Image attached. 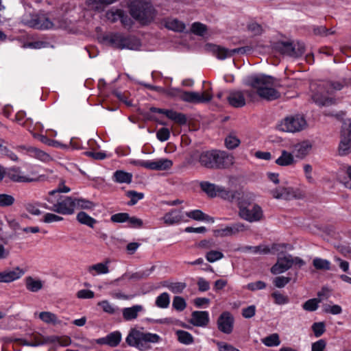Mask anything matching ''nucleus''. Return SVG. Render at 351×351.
I'll list each match as a JSON object with an SVG mask.
<instances>
[{"instance_id":"obj_44","label":"nucleus","mask_w":351,"mask_h":351,"mask_svg":"<svg viewBox=\"0 0 351 351\" xmlns=\"http://www.w3.org/2000/svg\"><path fill=\"white\" fill-rule=\"evenodd\" d=\"M126 195L130 198V200L128 202V206L135 205L139 200L144 197L143 193H138L136 191H128L126 193Z\"/></svg>"},{"instance_id":"obj_20","label":"nucleus","mask_w":351,"mask_h":351,"mask_svg":"<svg viewBox=\"0 0 351 351\" xmlns=\"http://www.w3.org/2000/svg\"><path fill=\"white\" fill-rule=\"evenodd\" d=\"M247 229V226L244 223L238 222L227 226L226 228L217 230L221 237H231L240 232H243Z\"/></svg>"},{"instance_id":"obj_28","label":"nucleus","mask_w":351,"mask_h":351,"mask_svg":"<svg viewBox=\"0 0 351 351\" xmlns=\"http://www.w3.org/2000/svg\"><path fill=\"white\" fill-rule=\"evenodd\" d=\"M186 215L188 217H189L193 220H195V221H208V222H210V223H213L215 221L213 217L205 214L201 210H199V209L193 210L189 212H186Z\"/></svg>"},{"instance_id":"obj_41","label":"nucleus","mask_w":351,"mask_h":351,"mask_svg":"<svg viewBox=\"0 0 351 351\" xmlns=\"http://www.w3.org/2000/svg\"><path fill=\"white\" fill-rule=\"evenodd\" d=\"M313 265L316 269L319 270H330V263L326 259L321 258H315L313 261Z\"/></svg>"},{"instance_id":"obj_35","label":"nucleus","mask_w":351,"mask_h":351,"mask_svg":"<svg viewBox=\"0 0 351 351\" xmlns=\"http://www.w3.org/2000/svg\"><path fill=\"white\" fill-rule=\"evenodd\" d=\"M178 340L181 343L189 345L193 343L194 339L191 333L182 330H178L176 332Z\"/></svg>"},{"instance_id":"obj_27","label":"nucleus","mask_w":351,"mask_h":351,"mask_svg":"<svg viewBox=\"0 0 351 351\" xmlns=\"http://www.w3.org/2000/svg\"><path fill=\"white\" fill-rule=\"evenodd\" d=\"M121 41V49L136 50L141 47V42L134 36H124L122 35Z\"/></svg>"},{"instance_id":"obj_45","label":"nucleus","mask_w":351,"mask_h":351,"mask_svg":"<svg viewBox=\"0 0 351 351\" xmlns=\"http://www.w3.org/2000/svg\"><path fill=\"white\" fill-rule=\"evenodd\" d=\"M55 339H58V337H45L43 335H41L40 334L36 333V334H33L30 337V341L32 342V343L43 342L42 345H44L49 342L55 341Z\"/></svg>"},{"instance_id":"obj_8","label":"nucleus","mask_w":351,"mask_h":351,"mask_svg":"<svg viewBox=\"0 0 351 351\" xmlns=\"http://www.w3.org/2000/svg\"><path fill=\"white\" fill-rule=\"evenodd\" d=\"M43 207L60 215H70L73 214L75 210V197L58 195L57 202L53 206L44 203Z\"/></svg>"},{"instance_id":"obj_34","label":"nucleus","mask_w":351,"mask_h":351,"mask_svg":"<svg viewBox=\"0 0 351 351\" xmlns=\"http://www.w3.org/2000/svg\"><path fill=\"white\" fill-rule=\"evenodd\" d=\"M76 219L79 223L86 225L90 228H93L94 225L97 223L95 219L91 217L84 211L80 212L77 215Z\"/></svg>"},{"instance_id":"obj_17","label":"nucleus","mask_w":351,"mask_h":351,"mask_svg":"<svg viewBox=\"0 0 351 351\" xmlns=\"http://www.w3.org/2000/svg\"><path fill=\"white\" fill-rule=\"evenodd\" d=\"M273 197L276 199H291L292 198L300 199L302 195L291 187H279L271 191Z\"/></svg>"},{"instance_id":"obj_29","label":"nucleus","mask_w":351,"mask_h":351,"mask_svg":"<svg viewBox=\"0 0 351 351\" xmlns=\"http://www.w3.org/2000/svg\"><path fill=\"white\" fill-rule=\"evenodd\" d=\"M143 309L141 305H134L132 307L124 308L122 310L123 317L126 321H130L136 319L138 317L139 312Z\"/></svg>"},{"instance_id":"obj_58","label":"nucleus","mask_w":351,"mask_h":351,"mask_svg":"<svg viewBox=\"0 0 351 351\" xmlns=\"http://www.w3.org/2000/svg\"><path fill=\"white\" fill-rule=\"evenodd\" d=\"M312 330L316 337H321L326 331V325L324 322H315L311 326Z\"/></svg>"},{"instance_id":"obj_15","label":"nucleus","mask_w":351,"mask_h":351,"mask_svg":"<svg viewBox=\"0 0 351 351\" xmlns=\"http://www.w3.org/2000/svg\"><path fill=\"white\" fill-rule=\"evenodd\" d=\"M213 50L219 59L223 60L227 57L234 56L235 53L244 54L247 51H250L251 50V48L247 46L229 50L228 49L221 47L218 45H214Z\"/></svg>"},{"instance_id":"obj_12","label":"nucleus","mask_w":351,"mask_h":351,"mask_svg":"<svg viewBox=\"0 0 351 351\" xmlns=\"http://www.w3.org/2000/svg\"><path fill=\"white\" fill-rule=\"evenodd\" d=\"M173 91L179 93V98L185 102L199 104L208 102L212 99V95L208 93L199 94L197 92L185 91L182 89H173Z\"/></svg>"},{"instance_id":"obj_56","label":"nucleus","mask_w":351,"mask_h":351,"mask_svg":"<svg viewBox=\"0 0 351 351\" xmlns=\"http://www.w3.org/2000/svg\"><path fill=\"white\" fill-rule=\"evenodd\" d=\"M92 270H95L97 274H105L109 272L107 264L103 263H99L90 266L88 271L91 272Z\"/></svg>"},{"instance_id":"obj_19","label":"nucleus","mask_w":351,"mask_h":351,"mask_svg":"<svg viewBox=\"0 0 351 351\" xmlns=\"http://www.w3.org/2000/svg\"><path fill=\"white\" fill-rule=\"evenodd\" d=\"M226 99L232 107L237 108H242L246 104L244 93L242 90L230 91Z\"/></svg>"},{"instance_id":"obj_2","label":"nucleus","mask_w":351,"mask_h":351,"mask_svg":"<svg viewBox=\"0 0 351 351\" xmlns=\"http://www.w3.org/2000/svg\"><path fill=\"white\" fill-rule=\"evenodd\" d=\"M351 84V78H341L339 80H327L312 85L313 101L320 106H329L335 104L334 94Z\"/></svg>"},{"instance_id":"obj_50","label":"nucleus","mask_w":351,"mask_h":351,"mask_svg":"<svg viewBox=\"0 0 351 351\" xmlns=\"http://www.w3.org/2000/svg\"><path fill=\"white\" fill-rule=\"evenodd\" d=\"M39 318L47 324H56L58 323L57 316L51 312L43 311L39 314Z\"/></svg>"},{"instance_id":"obj_43","label":"nucleus","mask_w":351,"mask_h":351,"mask_svg":"<svg viewBox=\"0 0 351 351\" xmlns=\"http://www.w3.org/2000/svg\"><path fill=\"white\" fill-rule=\"evenodd\" d=\"M321 301L320 298L309 299L303 304L302 308L306 311H315L318 308L319 303Z\"/></svg>"},{"instance_id":"obj_26","label":"nucleus","mask_w":351,"mask_h":351,"mask_svg":"<svg viewBox=\"0 0 351 351\" xmlns=\"http://www.w3.org/2000/svg\"><path fill=\"white\" fill-rule=\"evenodd\" d=\"M311 149V145L307 141H303L294 145L293 154L298 158H304L308 155Z\"/></svg>"},{"instance_id":"obj_4","label":"nucleus","mask_w":351,"mask_h":351,"mask_svg":"<svg viewBox=\"0 0 351 351\" xmlns=\"http://www.w3.org/2000/svg\"><path fill=\"white\" fill-rule=\"evenodd\" d=\"M198 160L202 167L210 169H227L234 164V157L231 154L217 149L201 152Z\"/></svg>"},{"instance_id":"obj_9","label":"nucleus","mask_w":351,"mask_h":351,"mask_svg":"<svg viewBox=\"0 0 351 351\" xmlns=\"http://www.w3.org/2000/svg\"><path fill=\"white\" fill-rule=\"evenodd\" d=\"M306 121L302 115L295 114L285 117L278 125L279 130L287 132H297L304 130Z\"/></svg>"},{"instance_id":"obj_14","label":"nucleus","mask_w":351,"mask_h":351,"mask_svg":"<svg viewBox=\"0 0 351 351\" xmlns=\"http://www.w3.org/2000/svg\"><path fill=\"white\" fill-rule=\"evenodd\" d=\"M217 324L221 332L229 335L233 330L234 317L230 312H223L218 317Z\"/></svg>"},{"instance_id":"obj_54","label":"nucleus","mask_w":351,"mask_h":351,"mask_svg":"<svg viewBox=\"0 0 351 351\" xmlns=\"http://www.w3.org/2000/svg\"><path fill=\"white\" fill-rule=\"evenodd\" d=\"M172 306L178 311H182L186 307V302L182 297L175 296L173 300Z\"/></svg>"},{"instance_id":"obj_63","label":"nucleus","mask_w":351,"mask_h":351,"mask_svg":"<svg viewBox=\"0 0 351 351\" xmlns=\"http://www.w3.org/2000/svg\"><path fill=\"white\" fill-rule=\"evenodd\" d=\"M291 281L290 277L285 276H278L276 277L274 280V285L278 288L285 287Z\"/></svg>"},{"instance_id":"obj_11","label":"nucleus","mask_w":351,"mask_h":351,"mask_svg":"<svg viewBox=\"0 0 351 351\" xmlns=\"http://www.w3.org/2000/svg\"><path fill=\"white\" fill-rule=\"evenodd\" d=\"M276 49L282 54L294 58L300 57L305 52V45L302 42H297L295 44L291 42H279L276 43Z\"/></svg>"},{"instance_id":"obj_57","label":"nucleus","mask_w":351,"mask_h":351,"mask_svg":"<svg viewBox=\"0 0 351 351\" xmlns=\"http://www.w3.org/2000/svg\"><path fill=\"white\" fill-rule=\"evenodd\" d=\"M241 141L240 140L233 135H229L225 138V145L228 149H233L237 147Z\"/></svg>"},{"instance_id":"obj_33","label":"nucleus","mask_w":351,"mask_h":351,"mask_svg":"<svg viewBox=\"0 0 351 351\" xmlns=\"http://www.w3.org/2000/svg\"><path fill=\"white\" fill-rule=\"evenodd\" d=\"M113 179L118 183L130 184L132 180V174L123 170H117L113 174Z\"/></svg>"},{"instance_id":"obj_3","label":"nucleus","mask_w":351,"mask_h":351,"mask_svg":"<svg viewBox=\"0 0 351 351\" xmlns=\"http://www.w3.org/2000/svg\"><path fill=\"white\" fill-rule=\"evenodd\" d=\"M255 197L254 193L245 192L238 198V215L250 223L258 222L264 218L262 208L257 204H252Z\"/></svg>"},{"instance_id":"obj_21","label":"nucleus","mask_w":351,"mask_h":351,"mask_svg":"<svg viewBox=\"0 0 351 351\" xmlns=\"http://www.w3.org/2000/svg\"><path fill=\"white\" fill-rule=\"evenodd\" d=\"M167 226L178 224L184 220V215L181 210L171 209L165 213L162 219Z\"/></svg>"},{"instance_id":"obj_53","label":"nucleus","mask_w":351,"mask_h":351,"mask_svg":"<svg viewBox=\"0 0 351 351\" xmlns=\"http://www.w3.org/2000/svg\"><path fill=\"white\" fill-rule=\"evenodd\" d=\"M206 31V25L199 22H195L191 25V32L195 35L204 36Z\"/></svg>"},{"instance_id":"obj_51","label":"nucleus","mask_w":351,"mask_h":351,"mask_svg":"<svg viewBox=\"0 0 351 351\" xmlns=\"http://www.w3.org/2000/svg\"><path fill=\"white\" fill-rule=\"evenodd\" d=\"M106 16L109 20H111L112 21H115L118 19H120L123 23L125 24L126 23L127 17H124L123 11L121 10H117L116 12H108L106 13Z\"/></svg>"},{"instance_id":"obj_37","label":"nucleus","mask_w":351,"mask_h":351,"mask_svg":"<svg viewBox=\"0 0 351 351\" xmlns=\"http://www.w3.org/2000/svg\"><path fill=\"white\" fill-rule=\"evenodd\" d=\"M167 118L180 125H184L187 123V118L184 114L178 112L173 110H171V112H169V114H167Z\"/></svg>"},{"instance_id":"obj_24","label":"nucleus","mask_w":351,"mask_h":351,"mask_svg":"<svg viewBox=\"0 0 351 351\" xmlns=\"http://www.w3.org/2000/svg\"><path fill=\"white\" fill-rule=\"evenodd\" d=\"M24 274V271L19 267L12 271L0 272V282H10L19 279Z\"/></svg>"},{"instance_id":"obj_1","label":"nucleus","mask_w":351,"mask_h":351,"mask_svg":"<svg viewBox=\"0 0 351 351\" xmlns=\"http://www.w3.org/2000/svg\"><path fill=\"white\" fill-rule=\"evenodd\" d=\"M275 80L273 77L264 74H254L247 76L245 79V84L256 90H243L244 96L246 95L252 101H256L258 97L267 101L279 98L280 93L272 88L273 86L276 85Z\"/></svg>"},{"instance_id":"obj_64","label":"nucleus","mask_w":351,"mask_h":351,"mask_svg":"<svg viewBox=\"0 0 351 351\" xmlns=\"http://www.w3.org/2000/svg\"><path fill=\"white\" fill-rule=\"evenodd\" d=\"M156 136L159 141L162 142L166 141L170 137V131L167 128H162L157 131Z\"/></svg>"},{"instance_id":"obj_32","label":"nucleus","mask_w":351,"mask_h":351,"mask_svg":"<svg viewBox=\"0 0 351 351\" xmlns=\"http://www.w3.org/2000/svg\"><path fill=\"white\" fill-rule=\"evenodd\" d=\"M25 287L27 289L32 292H38L43 287V282L40 280H36L32 276L25 278Z\"/></svg>"},{"instance_id":"obj_55","label":"nucleus","mask_w":351,"mask_h":351,"mask_svg":"<svg viewBox=\"0 0 351 351\" xmlns=\"http://www.w3.org/2000/svg\"><path fill=\"white\" fill-rule=\"evenodd\" d=\"M63 219H64L62 217L55 213H47L43 215L41 221L45 223H51L53 222L61 221Z\"/></svg>"},{"instance_id":"obj_60","label":"nucleus","mask_w":351,"mask_h":351,"mask_svg":"<svg viewBox=\"0 0 351 351\" xmlns=\"http://www.w3.org/2000/svg\"><path fill=\"white\" fill-rule=\"evenodd\" d=\"M14 197L8 194H0V206L8 207L12 206L14 203Z\"/></svg>"},{"instance_id":"obj_30","label":"nucleus","mask_w":351,"mask_h":351,"mask_svg":"<svg viewBox=\"0 0 351 351\" xmlns=\"http://www.w3.org/2000/svg\"><path fill=\"white\" fill-rule=\"evenodd\" d=\"M122 34L119 33L110 34L103 36V40L111 47L121 49Z\"/></svg>"},{"instance_id":"obj_36","label":"nucleus","mask_w":351,"mask_h":351,"mask_svg":"<svg viewBox=\"0 0 351 351\" xmlns=\"http://www.w3.org/2000/svg\"><path fill=\"white\" fill-rule=\"evenodd\" d=\"M219 186L212 184L209 182H202L200 183L201 189L205 192L209 197H214L217 196V191Z\"/></svg>"},{"instance_id":"obj_59","label":"nucleus","mask_w":351,"mask_h":351,"mask_svg":"<svg viewBox=\"0 0 351 351\" xmlns=\"http://www.w3.org/2000/svg\"><path fill=\"white\" fill-rule=\"evenodd\" d=\"M223 254L217 250H210L206 254V258L210 263H214L223 258Z\"/></svg>"},{"instance_id":"obj_49","label":"nucleus","mask_w":351,"mask_h":351,"mask_svg":"<svg viewBox=\"0 0 351 351\" xmlns=\"http://www.w3.org/2000/svg\"><path fill=\"white\" fill-rule=\"evenodd\" d=\"M98 305L102 308L104 312L110 315H114L117 313L119 310L118 307L114 306L108 300H103L99 302Z\"/></svg>"},{"instance_id":"obj_18","label":"nucleus","mask_w":351,"mask_h":351,"mask_svg":"<svg viewBox=\"0 0 351 351\" xmlns=\"http://www.w3.org/2000/svg\"><path fill=\"white\" fill-rule=\"evenodd\" d=\"M6 177L14 182H32L38 180L36 178H31L23 175L19 167H12L6 170Z\"/></svg>"},{"instance_id":"obj_23","label":"nucleus","mask_w":351,"mask_h":351,"mask_svg":"<svg viewBox=\"0 0 351 351\" xmlns=\"http://www.w3.org/2000/svg\"><path fill=\"white\" fill-rule=\"evenodd\" d=\"M121 341V333L119 331H114L109 333L105 337L97 339V343L100 345H108L110 347H117Z\"/></svg>"},{"instance_id":"obj_10","label":"nucleus","mask_w":351,"mask_h":351,"mask_svg":"<svg viewBox=\"0 0 351 351\" xmlns=\"http://www.w3.org/2000/svg\"><path fill=\"white\" fill-rule=\"evenodd\" d=\"M338 150L341 156L351 152V119L344 120L342 123Z\"/></svg>"},{"instance_id":"obj_47","label":"nucleus","mask_w":351,"mask_h":351,"mask_svg":"<svg viewBox=\"0 0 351 351\" xmlns=\"http://www.w3.org/2000/svg\"><path fill=\"white\" fill-rule=\"evenodd\" d=\"M43 204H40V202H36V203L29 202V203H26L25 204V208L31 215L38 216V215H41L42 212L38 207L39 206L43 207Z\"/></svg>"},{"instance_id":"obj_39","label":"nucleus","mask_w":351,"mask_h":351,"mask_svg":"<svg viewBox=\"0 0 351 351\" xmlns=\"http://www.w3.org/2000/svg\"><path fill=\"white\" fill-rule=\"evenodd\" d=\"M166 27L169 29L178 32H183L185 29V24L178 19H173L167 22Z\"/></svg>"},{"instance_id":"obj_48","label":"nucleus","mask_w":351,"mask_h":351,"mask_svg":"<svg viewBox=\"0 0 351 351\" xmlns=\"http://www.w3.org/2000/svg\"><path fill=\"white\" fill-rule=\"evenodd\" d=\"M75 209H92L94 207V203L90 200L83 198L75 197Z\"/></svg>"},{"instance_id":"obj_16","label":"nucleus","mask_w":351,"mask_h":351,"mask_svg":"<svg viewBox=\"0 0 351 351\" xmlns=\"http://www.w3.org/2000/svg\"><path fill=\"white\" fill-rule=\"evenodd\" d=\"M292 265L291 255L288 254L282 257L278 256L277 262L271 268V273L274 275L282 274L290 269Z\"/></svg>"},{"instance_id":"obj_25","label":"nucleus","mask_w":351,"mask_h":351,"mask_svg":"<svg viewBox=\"0 0 351 351\" xmlns=\"http://www.w3.org/2000/svg\"><path fill=\"white\" fill-rule=\"evenodd\" d=\"M275 163L281 167H287L295 163L293 154L285 149L281 151V155L276 160Z\"/></svg>"},{"instance_id":"obj_40","label":"nucleus","mask_w":351,"mask_h":351,"mask_svg":"<svg viewBox=\"0 0 351 351\" xmlns=\"http://www.w3.org/2000/svg\"><path fill=\"white\" fill-rule=\"evenodd\" d=\"M243 251H252L254 254H267L270 252V248L266 245L250 246L243 247Z\"/></svg>"},{"instance_id":"obj_61","label":"nucleus","mask_w":351,"mask_h":351,"mask_svg":"<svg viewBox=\"0 0 351 351\" xmlns=\"http://www.w3.org/2000/svg\"><path fill=\"white\" fill-rule=\"evenodd\" d=\"M130 219V215L127 213H119L112 215L110 217L111 221L114 223H124Z\"/></svg>"},{"instance_id":"obj_62","label":"nucleus","mask_w":351,"mask_h":351,"mask_svg":"<svg viewBox=\"0 0 351 351\" xmlns=\"http://www.w3.org/2000/svg\"><path fill=\"white\" fill-rule=\"evenodd\" d=\"M271 296L274 299L275 303L279 305L286 304L289 302L288 296L284 295L278 291L272 293Z\"/></svg>"},{"instance_id":"obj_22","label":"nucleus","mask_w":351,"mask_h":351,"mask_svg":"<svg viewBox=\"0 0 351 351\" xmlns=\"http://www.w3.org/2000/svg\"><path fill=\"white\" fill-rule=\"evenodd\" d=\"M209 314L207 311H195L191 313L189 322L195 326L205 327L209 323Z\"/></svg>"},{"instance_id":"obj_52","label":"nucleus","mask_w":351,"mask_h":351,"mask_svg":"<svg viewBox=\"0 0 351 351\" xmlns=\"http://www.w3.org/2000/svg\"><path fill=\"white\" fill-rule=\"evenodd\" d=\"M27 151L30 152L31 154H34V156L38 158L40 160L43 161H47L49 159L50 156L47 153L44 152L43 151L37 149L34 147H30L27 149Z\"/></svg>"},{"instance_id":"obj_38","label":"nucleus","mask_w":351,"mask_h":351,"mask_svg":"<svg viewBox=\"0 0 351 351\" xmlns=\"http://www.w3.org/2000/svg\"><path fill=\"white\" fill-rule=\"evenodd\" d=\"M170 296L168 293L164 292L160 294L156 299L155 304L161 308H166L169 306Z\"/></svg>"},{"instance_id":"obj_13","label":"nucleus","mask_w":351,"mask_h":351,"mask_svg":"<svg viewBox=\"0 0 351 351\" xmlns=\"http://www.w3.org/2000/svg\"><path fill=\"white\" fill-rule=\"evenodd\" d=\"M134 164L147 169L155 171L169 170L173 166L172 160L168 158H160L157 160H137L134 161Z\"/></svg>"},{"instance_id":"obj_42","label":"nucleus","mask_w":351,"mask_h":351,"mask_svg":"<svg viewBox=\"0 0 351 351\" xmlns=\"http://www.w3.org/2000/svg\"><path fill=\"white\" fill-rule=\"evenodd\" d=\"M262 342L268 347L278 346L280 343L279 335L273 333L262 339Z\"/></svg>"},{"instance_id":"obj_6","label":"nucleus","mask_w":351,"mask_h":351,"mask_svg":"<svg viewBox=\"0 0 351 351\" xmlns=\"http://www.w3.org/2000/svg\"><path fill=\"white\" fill-rule=\"evenodd\" d=\"M160 339L157 334L143 332L132 328L128 335L125 341L129 346L135 347L141 351H145L151 348L149 345V343H158Z\"/></svg>"},{"instance_id":"obj_5","label":"nucleus","mask_w":351,"mask_h":351,"mask_svg":"<svg viewBox=\"0 0 351 351\" xmlns=\"http://www.w3.org/2000/svg\"><path fill=\"white\" fill-rule=\"evenodd\" d=\"M24 22L28 26L38 29H62L66 27V22L62 18L51 21L45 14L38 13L25 16Z\"/></svg>"},{"instance_id":"obj_46","label":"nucleus","mask_w":351,"mask_h":351,"mask_svg":"<svg viewBox=\"0 0 351 351\" xmlns=\"http://www.w3.org/2000/svg\"><path fill=\"white\" fill-rule=\"evenodd\" d=\"M0 154L3 156H5L10 158L11 160L13 161H18L19 158L18 156L12 152L8 147L3 145L2 143H4V140L0 139Z\"/></svg>"},{"instance_id":"obj_31","label":"nucleus","mask_w":351,"mask_h":351,"mask_svg":"<svg viewBox=\"0 0 351 351\" xmlns=\"http://www.w3.org/2000/svg\"><path fill=\"white\" fill-rule=\"evenodd\" d=\"M238 195L239 194L238 193L237 191L227 190L224 187L221 186H218L217 191V195L229 202H232L235 199L238 200V198L240 197L238 196Z\"/></svg>"},{"instance_id":"obj_7","label":"nucleus","mask_w":351,"mask_h":351,"mask_svg":"<svg viewBox=\"0 0 351 351\" xmlns=\"http://www.w3.org/2000/svg\"><path fill=\"white\" fill-rule=\"evenodd\" d=\"M130 14L135 19L145 23L153 20L154 9L149 2L136 0L130 5Z\"/></svg>"}]
</instances>
